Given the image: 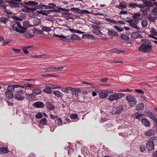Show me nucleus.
Segmentation results:
<instances>
[{"instance_id": "50", "label": "nucleus", "mask_w": 157, "mask_h": 157, "mask_svg": "<svg viewBox=\"0 0 157 157\" xmlns=\"http://www.w3.org/2000/svg\"><path fill=\"white\" fill-rule=\"evenodd\" d=\"M70 117L72 119H75L78 117L77 114L75 113H72L70 115Z\"/></svg>"}, {"instance_id": "36", "label": "nucleus", "mask_w": 157, "mask_h": 157, "mask_svg": "<svg viewBox=\"0 0 157 157\" xmlns=\"http://www.w3.org/2000/svg\"><path fill=\"white\" fill-rule=\"evenodd\" d=\"M25 4L28 6H35L37 5L38 3L35 1H30L25 3Z\"/></svg>"}, {"instance_id": "26", "label": "nucleus", "mask_w": 157, "mask_h": 157, "mask_svg": "<svg viewBox=\"0 0 157 157\" xmlns=\"http://www.w3.org/2000/svg\"><path fill=\"white\" fill-rule=\"evenodd\" d=\"M55 124L58 126L63 125V121L60 118H56L55 120Z\"/></svg>"}, {"instance_id": "28", "label": "nucleus", "mask_w": 157, "mask_h": 157, "mask_svg": "<svg viewBox=\"0 0 157 157\" xmlns=\"http://www.w3.org/2000/svg\"><path fill=\"white\" fill-rule=\"evenodd\" d=\"M53 94L58 98L62 97L63 96V93L58 90L54 91L53 92Z\"/></svg>"}, {"instance_id": "5", "label": "nucleus", "mask_w": 157, "mask_h": 157, "mask_svg": "<svg viewBox=\"0 0 157 157\" xmlns=\"http://www.w3.org/2000/svg\"><path fill=\"white\" fill-rule=\"evenodd\" d=\"M124 96V94L123 93H115L110 94L108 98L110 101H112L117 100L119 99Z\"/></svg>"}, {"instance_id": "40", "label": "nucleus", "mask_w": 157, "mask_h": 157, "mask_svg": "<svg viewBox=\"0 0 157 157\" xmlns=\"http://www.w3.org/2000/svg\"><path fill=\"white\" fill-rule=\"evenodd\" d=\"M0 150L1 152L4 154H7L9 152V151L8 150L7 148L3 147H0Z\"/></svg>"}, {"instance_id": "23", "label": "nucleus", "mask_w": 157, "mask_h": 157, "mask_svg": "<svg viewBox=\"0 0 157 157\" xmlns=\"http://www.w3.org/2000/svg\"><path fill=\"white\" fill-rule=\"evenodd\" d=\"M6 98V99H11L14 97V94L12 92L6 91L5 93Z\"/></svg>"}, {"instance_id": "34", "label": "nucleus", "mask_w": 157, "mask_h": 157, "mask_svg": "<svg viewBox=\"0 0 157 157\" xmlns=\"http://www.w3.org/2000/svg\"><path fill=\"white\" fill-rule=\"evenodd\" d=\"M33 92L35 95L40 94L42 93V90L40 89L37 88L33 89Z\"/></svg>"}, {"instance_id": "57", "label": "nucleus", "mask_w": 157, "mask_h": 157, "mask_svg": "<svg viewBox=\"0 0 157 157\" xmlns=\"http://www.w3.org/2000/svg\"><path fill=\"white\" fill-rule=\"evenodd\" d=\"M121 37L122 39L127 40L129 39V37L127 36L124 35L123 34H121Z\"/></svg>"}, {"instance_id": "63", "label": "nucleus", "mask_w": 157, "mask_h": 157, "mask_svg": "<svg viewBox=\"0 0 157 157\" xmlns=\"http://www.w3.org/2000/svg\"><path fill=\"white\" fill-rule=\"evenodd\" d=\"M143 115L142 113H137L136 116V119L140 120V117Z\"/></svg>"}, {"instance_id": "55", "label": "nucleus", "mask_w": 157, "mask_h": 157, "mask_svg": "<svg viewBox=\"0 0 157 157\" xmlns=\"http://www.w3.org/2000/svg\"><path fill=\"white\" fill-rule=\"evenodd\" d=\"M49 116L51 119L54 120L57 117V115H54L51 113H50L49 114Z\"/></svg>"}, {"instance_id": "2", "label": "nucleus", "mask_w": 157, "mask_h": 157, "mask_svg": "<svg viewBox=\"0 0 157 157\" xmlns=\"http://www.w3.org/2000/svg\"><path fill=\"white\" fill-rule=\"evenodd\" d=\"M5 0L0 1V7L5 8L9 6L11 8L19 7L21 0Z\"/></svg>"}, {"instance_id": "45", "label": "nucleus", "mask_w": 157, "mask_h": 157, "mask_svg": "<svg viewBox=\"0 0 157 157\" xmlns=\"http://www.w3.org/2000/svg\"><path fill=\"white\" fill-rule=\"evenodd\" d=\"M77 13L81 14H84L85 13H90V12L87 10H80V11H79V12H77Z\"/></svg>"}, {"instance_id": "10", "label": "nucleus", "mask_w": 157, "mask_h": 157, "mask_svg": "<svg viewBox=\"0 0 157 157\" xmlns=\"http://www.w3.org/2000/svg\"><path fill=\"white\" fill-rule=\"evenodd\" d=\"M63 68L64 67H55L53 66H52L51 67H48L45 69H44V70L46 72H53L59 71L63 69Z\"/></svg>"}, {"instance_id": "59", "label": "nucleus", "mask_w": 157, "mask_h": 157, "mask_svg": "<svg viewBox=\"0 0 157 157\" xmlns=\"http://www.w3.org/2000/svg\"><path fill=\"white\" fill-rule=\"evenodd\" d=\"M148 19L151 22H154L155 20V17H153L151 16H150L148 17Z\"/></svg>"}, {"instance_id": "22", "label": "nucleus", "mask_w": 157, "mask_h": 157, "mask_svg": "<svg viewBox=\"0 0 157 157\" xmlns=\"http://www.w3.org/2000/svg\"><path fill=\"white\" fill-rule=\"evenodd\" d=\"M45 106L47 109L50 110H52L55 108L54 105L50 102H47L45 103Z\"/></svg>"}, {"instance_id": "18", "label": "nucleus", "mask_w": 157, "mask_h": 157, "mask_svg": "<svg viewBox=\"0 0 157 157\" xmlns=\"http://www.w3.org/2000/svg\"><path fill=\"white\" fill-rule=\"evenodd\" d=\"M71 94L75 95V97L78 96L79 93H81V90L80 89L73 87V90H71Z\"/></svg>"}, {"instance_id": "56", "label": "nucleus", "mask_w": 157, "mask_h": 157, "mask_svg": "<svg viewBox=\"0 0 157 157\" xmlns=\"http://www.w3.org/2000/svg\"><path fill=\"white\" fill-rule=\"evenodd\" d=\"M135 91L138 93L141 94H142L144 93V92L141 89H135Z\"/></svg>"}, {"instance_id": "37", "label": "nucleus", "mask_w": 157, "mask_h": 157, "mask_svg": "<svg viewBox=\"0 0 157 157\" xmlns=\"http://www.w3.org/2000/svg\"><path fill=\"white\" fill-rule=\"evenodd\" d=\"M54 36L56 37H58L60 40H61L62 41L64 42L65 36H64L62 35H59L58 34H54Z\"/></svg>"}, {"instance_id": "8", "label": "nucleus", "mask_w": 157, "mask_h": 157, "mask_svg": "<svg viewBox=\"0 0 157 157\" xmlns=\"http://www.w3.org/2000/svg\"><path fill=\"white\" fill-rule=\"evenodd\" d=\"M80 40V37L75 34H73L71 35L67 36H66L64 42H73L75 40Z\"/></svg>"}, {"instance_id": "27", "label": "nucleus", "mask_w": 157, "mask_h": 157, "mask_svg": "<svg viewBox=\"0 0 157 157\" xmlns=\"http://www.w3.org/2000/svg\"><path fill=\"white\" fill-rule=\"evenodd\" d=\"M108 35L109 36H119L117 33L114 31L113 30H108Z\"/></svg>"}, {"instance_id": "38", "label": "nucleus", "mask_w": 157, "mask_h": 157, "mask_svg": "<svg viewBox=\"0 0 157 157\" xmlns=\"http://www.w3.org/2000/svg\"><path fill=\"white\" fill-rule=\"evenodd\" d=\"M147 114H148L149 117L151 118V119H152V120H154V121H155L156 122H157V118H156L155 116L151 113L150 112H148L147 113Z\"/></svg>"}, {"instance_id": "19", "label": "nucleus", "mask_w": 157, "mask_h": 157, "mask_svg": "<svg viewBox=\"0 0 157 157\" xmlns=\"http://www.w3.org/2000/svg\"><path fill=\"white\" fill-rule=\"evenodd\" d=\"M140 16V15L139 13H136L133 14V18L134 19L135 23H137L141 19Z\"/></svg>"}, {"instance_id": "7", "label": "nucleus", "mask_w": 157, "mask_h": 157, "mask_svg": "<svg viewBox=\"0 0 157 157\" xmlns=\"http://www.w3.org/2000/svg\"><path fill=\"white\" fill-rule=\"evenodd\" d=\"M126 99L128 101L129 105L131 107H133L136 105V99L134 96L129 95L126 96Z\"/></svg>"}, {"instance_id": "16", "label": "nucleus", "mask_w": 157, "mask_h": 157, "mask_svg": "<svg viewBox=\"0 0 157 157\" xmlns=\"http://www.w3.org/2000/svg\"><path fill=\"white\" fill-rule=\"evenodd\" d=\"M155 131L152 129H149L145 131L144 132V134L146 137L149 138L150 136L154 135L155 133Z\"/></svg>"}, {"instance_id": "47", "label": "nucleus", "mask_w": 157, "mask_h": 157, "mask_svg": "<svg viewBox=\"0 0 157 157\" xmlns=\"http://www.w3.org/2000/svg\"><path fill=\"white\" fill-rule=\"evenodd\" d=\"M35 117L37 119H40L43 117L42 114L40 112H39L35 115Z\"/></svg>"}, {"instance_id": "20", "label": "nucleus", "mask_w": 157, "mask_h": 157, "mask_svg": "<svg viewBox=\"0 0 157 157\" xmlns=\"http://www.w3.org/2000/svg\"><path fill=\"white\" fill-rule=\"evenodd\" d=\"M124 110V107L122 105L117 106L115 109V113L116 114H119L122 113Z\"/></svg>"}, {"instance_id": "46", "label": "nucleus", "mask_w": 157, "mask_h": 157, "mask_svg": "<svg viewBox=\"0 0 157 157\" xmlns=\"http://www.w3.org/2000/svg\"><path fill=\"white\" fill-rule=\"evenodd\" d=\"M6 7L5 8H2V9H3V10H2V11H3L4 13H6L9 14V15H11V14L12 13L9 10H7L6 9Z\"/></svg>"}, {"instance_id": "60", "label": "nucleus", "mask_w": 157, "mask_h": 157, "mask_svg": "<svg viewBox=\"0 0 157 157\" xmlns=\"http://www.w3.org/2000/svg\"><path fill=\"white\" fill-rule=\"evenodd\" d=\"M151 32L152 34L157 36V31L155 30V29H151Z\"/></svg>"}, {"instance_id": "41", "label": "nucleus", "mask_w": 157, "mask_h": 157, "mask_svg": "<svg viewBox=\"0 0 157 157\" xmlns=\"http://www.w3.org/2000/svg\"><path fill=\"white\" fill-rule=\"evenodd\" d=\"M150 7H145V8L141 10L140 11L142 12L143 13H147L150 10Z\"/></svg>"}, {"instance_id": "32", "label": "nucleus", "mask_w": 157, "mask_h": 157, "mask_svg": "<svg viewBox=\"0 0 157 157\" xmlns=\"http://www.w3.org/2000/svg\"><path fill=\"white\" fill-rule=\"evenodd\" d=\"M26 98L29 101H33L35 99V97L33 94H26Z\"/></svg>"}, {"instance_id": "21", "label": "nucleus", "mask_w": 157, "mask_h": 157, "mask_svg": "<svg viewBox=\"0 0 157 157\" xmlns=\"http://www.w3.org/2000/svg\"><path fill=\"white\" fill-rule=\"evenodd\" d=\"M59 10L60 11H69L70 10L73 11H77V12H79V11H80V9L78 8L73 7V8H71L70 10H67L66 9H64L61 8H58Z\"/></svg>"}, {"instance_id": "14", "label": "nucleus", "mask_w": 157, "mask_h": 157, "mask_svg": "<svg viewBox=\"0 0 157 157\" xmlns=\"http://www.w3.org/2000/svg\"><path fill=\"white\" fill-rule=\"evenodd\" d=\"M143 2L144 4H140V5L143 6L141 9H144V8H145L146 7H152L153 6V4L151 1L146 0H143Z\"/></svg>"}, {"instance_id": "4", "label": "nucleus", "mask_w": 157, "mask_h": 157, "mask_svg": "<svg viewBox=\"0 0 157 157\" xmlns=\"http://www.w3.org/2000/svg\"><path fill=\"white\" fill-rule=\"evenodd\" d=\"M152 49V46L150 42L147 40H144L141 45L138 48V50L144 53H147L150 52Z\"/></svg>"}, {"instance_id": "30", "label": "nucleus", "mask_w": 157, "mask_h": 157, "mask_svg": "<svg viewBox=\"0 0 157 157\" xmlns=\"http://www.w3.org/2000/svg\"><path fill=\"white\" fill-rule=\"evenodd\" d=\"M144 105L143 103H138L136 106V109L138 111L141 110L143 109Z\"/></svg>"}, {"instance_id": "13", "label": "nucleus", "mask_w": 157, "mask_h": 157, "mask_svg": "<svg viewBox=\"0 0 157 157\" xmlns=\"http://www.w3.org/2000/svg\"><path fill=\"white\" fill-rule=\"evenodd\" d=\"M99 94L100 98L101 99H104L108 96V94H107L106 90H98L96 91Z\"/></svg>"}, {"instance_id": "12", "label": "nucleus", "mask_w": 157, "mask_h": 157, "mask_svg": "<svg viewBox=\"0 0 157 157\" xmlns=\"http://www.w3.org/2000/svg\"><path fill=\"white\" fill-rule=\"evenodd\" d=\"M93 29L92 31L93 33L101 36L103 34L100 31V27L97 25H94L92 27Z\"/></svg>"}, {"instance_id": "49", "label": "nucleus", "mask_w": 157, "mask_h": 157, "mask_svg": "<svg viewBox=\"0 0 157 157\" xmlns=\"http://www.w3.org/2000/svg\"><path fill=\"white\" fill-rule=\"evenodd\" d=\"M130 25L131 27L137 30H140V28L138 27L134 23L129 24Z\"/></svg>"}, {"instance_id": "54", "label": "nucleus", "mask_w": 157, "mask_h": 157, "mask_svg": "<svg viewBox=\"0 0 157 157\" xmlns=\"http://www.w3.org/2000/svg\"><path fill=\"white\" fill-rule=\"evenodd\" d=\"M114 27L116 30H118L119 32H122L123 30V29L122 28L119 27L117 26H114Z\"/></svg>"}, {"instance_id": "9", "label": "nucleus", "mask_w": 157, "mask_h": 157, "mask_svg": "<svg viewBox=\"0 0 157 157\" xmlns=\"http://www.w3.org/2000/svg\"><path fill=\"white\" fill-rule=\"evenodd\" d=\"M47 11L48 12L47 13L44 10L40 11L37 10L36 11V12L34 13H35L36 16H39L41 14L47 15V13H49L50 12H52L58 13L60 12V10H59L53 9L52 10H49Z\"/></svg>"}, {"instance_id": "42", "label": "nucleus", "mask_w": 157, "mask_h": 157, "mask_svg": "<svg viewBox=\"0 0 157 157\" xmlns=\"http://www.w3.org/2000/svg\"><path fill=\"white\" fill-rule=\"evenodd\" d=\"M131 36L133 38L136 39L140 36V34L138 33L133 32Z\"/></svg>"}, {"instance_id": "64", "label": "nucleus", "mask_w": 157, "mask_h": 157, "mask_svg": "<svg viewBox=\"0 0 157 157\" xmlns=\"http://www.w3.org/2000/svg\"><path fill=\"white\" fill-rule=\"evenodd\" d=\"M33 86V85L32 84H30V83H26L24 85V87H28L29 88H32V86Z\"/></svg>"}, {"instance_id": "24", "label": "nucleus", "mask_w": 157, "mask_h": 157, "mask_svg": "<svg viewBox=\"0 0 157 157\" xmlns=\"http://www.w3.org/2000/svg\"><path fill=\"white\" fill-rule=\"evenodd\" d=\"M34 106L38 108H42L44 106V104L43 103L40 101H37L33 104Z\"/></svg>"}, {"instance_id": "3", "label": "nucleus", "mask_w": 157, "mask_h": 157, "mask_svg": "<svg viewBox=\"0 0 157 157\" xmlns=\"http://www.w3.org/2000/svg\"><path fill=\"white\" fill-rule=\"evenodd\" d=\"M26 90V89L23 86L19 89H16V91L14 92V98L18 101H23L25 99V94Z\"/></svg>"}, {"instance_id": "31", "label": "nucleus", "mask_w": 157, "mask_h": 157, "mask_svg": "<svg viewBox=\"0 0 157 157\" xmlns=\"http://www.w3.org/2000/svg\"><path fill=\"white\" fill-rule=\"evenodd\" d=\"M82 37L83 38L90 39H94V36L91 34H83Z\"/></svg>"}, {"instance_id": "25", "label": "nucleus", "mask_w": 157, "mask_h": 157, "mask_svg": "<svg viewBox=\"0 0 157 157\" xmlns=\"http://www.w3.org/2000/svg\"><path fill=\"white\" fill-rule=\"evenodd\" d=\"M142 124L145 126L148 127L150 126V122L148 120L144 118L141 120Z\"/></svg>"}, {"instance_id": "61", "label": "nucleus", "mask_w": 157, "mask_h": 157, "mask_svg": "<svg viewBox=\"0 0 157 157\" xmlns=\"http://www.w3.org/2000/svg\"><path fill=\"white\" fill-rule=\"evenodd\" d=\"M140 151L141 152H143L145 150V147L144 145H142L140 147Z\"/></svg>"}, {"instance_id": "6", "label": "nucleus", "mask_w": 157, "mask_h": 157, "mask_svg": "<svg viewBox=\"0 0 157 157\" xmlns=\"http://www.w3.org/2000/svg\"><path fill=\"white\" fill-rule=\"evenodd\" d=\"M157 140V137H151L147 142L146 144V148L148 151H151L154 149V144L153 141Z\"/></svg>"}, {"instance_id": "33", "label": "nucleus", "mask_w": 157, "mask_h": 157, "mask_svg": "<svg viewBox=\"0 0 157 157\" xmlns=\"http://www.w3.org/2000/svg\"><path fill=\"white\" fill-rule=\"evenodd\" d=\"M72 90V87H66L62 89L61 91L67 94H69V90L71 91Z\"/></svg>"}, {"instance_id": "11", "label": "nucleus", "mask_w": 157, "mask_h": 157, "mask_svg": "<svg viewBox=\"0 0 157 157\" xmlns=\"http://www.w3.org/2000/svg\"><path fill=\"white\" fill-rule=\"evenodd\" d=\"M22 86L20 85H9L7 86V90L11 92H15L16 90L21 88Z\"/></svg>"}, {"instance_id": "51", "label": "nucleus", "mask_w": 157, "mask_h": 157, "mask_svg": "<svg viewBox=\"0 0 157 157\" xmlns=\"http://www.w3.org/2000/svg\"><path fill=\"white\" fill-rule=\"evenodd\" d=\"M23 28H25L26 29L27 28L29 27L28 22L27 21H24L23 22Z\"/></svg>"}, {"instance_id": "44", "label": "nucleus", "mask_w": 157, "mask_h": 157, "mask_svg": "<svg viewBox=\"0 0 157 157\" xmlns=\"http://www.w3.org/2000/svg\"><path fill=\"white\" fill-rule=\"evenodd\" d=\"M42 30L45 32H50L51 30L50 27L43 26L42 28Z\"/></svg>"}, {"instance_id": "58", "label": "nucleus", "mask_w": 157, "mask_h": 157, "mask_svg": "<svg viewBox=\"0 0 157 157\" xmlns=\"http://www.w3.org/2000/svg\"><path fill=\"white\" fill-rule=\"evenodd\" d=\"M40 6L44 7V8L45 9H52L53 7L49 6H46L45 5H40Z\"/></svg>"}, {"instance_id": "53", "label": "nucleus", "mask_w": 157, "mask_h": 157, "mask_svg": "<svg viewBox=\"0 0 157 157\" xmlns=\"http://www.w3.org/2000/svg\"><path fill=\"white\" fill-rule=\"evenodd\" d=\"M43 92H45L47 94H51L52 92V90L51 89H47L45 88L43 90Z\"/></svg>"}, {"instance_id": "17", "label": "nucleus", "mask_w": 157, "mask_h": 157, "mask_svg": "<svg viewBox=\"0 0 157 157\" xmlns=\"http://www.w3.org/2000/svg\"><path fill=\"white\" fill-rule=\"evenodd\" d=\"M128 6L129 8H131L132 9H134L136 7H138L141 9L142 7H143V6H141L140 5H137L136 3L135 2H131L128 4Z\"/></svg>"}, {"instance_id": "62", "label": "nucleus", "mask_w": 157, "mask_h": 157, "mask_svg": "<svg viewBox=\"0 0 157 157\" xmlns=\"http://www.w3.org/2000/svg\"><path fill=\"white\" fill-rule=\"evenodd\" d=\"M50 128V131L53 132L54 131V129L56 127V125H52V126H49Z\"/></svg>"}, {"instance_id": "48", "label": "nucleus", "mask_w": 157, "mask_h": 157, "mask_svg": "<svg viewBox=\"0 0 157 157\" xmlns=\"http://www.w3.org/2000/svg\"><path fill=\"white\" fill-rule=\"evenodd\" d=\"M147 21L145 20H143L141 22L142 26L143 27H146L147 26Z\"/></svg>"}, {"instance_id": "52", "label": "nucleus", "mask_w": 157, "mask_h": 157, "mask_svg": "<svg viewBox=\"0 0 157 157\" xmlns=\"http://www.w3.org/2000/svg\"><path fill=\"white\" fill-rule=\"evenodd\" d=\"M22 11L26 13H31V11L29 10V7H25V8L22 9Z\"/></svg>"}, {"instance_id": "35", "label": "nucleus", "mask_w": 157, "mask_h": 157, "mask_svg": "<svg viewBox=\"0 0 157 157\" xmlns=\"http://www.w3.org/2000/svg\"><path fill=\"white\" fill-rule=\"evenodd\" d=\"M105 20L107 22H109L113 25H117L118 22L114 20L110 19V18H105Z\"/></svg>"}, {"instance_id": "39", "label": "nucleus", "mask_w": 157, "mask_h": 157, "mask_svg": "<svg viewBox=\"0 0 157 157\" xmlns=\"http://www.w3.org/2000/svg\"><path fill=\"white\" fill-rule=\"evenodd\" d=\"M110 51L114 53H117V54H120L124 52V51L122 50H117L116 48L112 49L110 50Z\"/></svg>"}, {"instance_id": "1", "label": "nucleus", "mask_w": 157, "mask_h": 157, "mask_svg": "<svg viewBox=\"0 0 157 157\" xmlns=\"http://www.w3.org/2000/svg\"><path fill=\"white\" fill-rule=\"evenodd\" d=\"M13 29L17 32L23 33V35L27 38H31L34 36L33 35L30 34L28 32L25 31L27 29L22 27L19 22H16L13 24Z\"/></svg>"}, {"instance_id": "43", "label": "nucleus", "mask_w": 157, "mask_h": 157, "mask_svg": "<svg viewBox=\"0 0 157 157\" xmlns=\"http://www.w3.org/2000/svg\"><path fill=\"white\" fill-rule=\"evenodd\" d=\"M8 21V20L5 17H0V23L6 24Z\"/></svg>"}, {"instance_id": "29", "label": "nucleus", "mask_w": 157, "mask_h": 157, "mask_svg": "<svg viewBox=\"0 0 157 157\" xmlns=\"http://www.w3.org/2000/svg\"><path fill=\"white\" fill-rule=\"evenodd\" d=\"M40 124H39V127L41 128V125H48L47 123V120L45 118H43L41 119L40 120Z\"/></svg>"}, {"instance_id": "15", "label": "nucleus", "mask_w": 157, "mask_h": 157, "mask_svg": "<svg viewBox=\"0 0 157 157\" xmlns=\"http://www.w3.org/2000/svg\"><path fill=\"white\" fill-rule=\"evenodd\" d=\"M127 6V3L123 1L120 2L118 6H116L115 7L119 9L123 10Z\"/></svg>"}]
</instances>
